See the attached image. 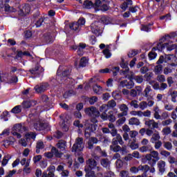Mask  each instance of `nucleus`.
Wrapping results in <instances>:
<instances>
[{
  "label": "nucleus",
  "instance_id": "obj_1",
  "mask_svg": "<svg viewBox=\"0 0 177 177\" xmlns=\"http://www.w3.org/2000/svg\"><path fill=\"white\" fill-rule=\"evenodd\" d=\"M156 63L158 65L154 67L153 72L156 75L161 74L162 73V65L161 64L169 63V66L171 67H177V57L174 55H160Z\"/></svg>",
  "mask_w": 177,
  "mask_h": 177
},
{
  "label": "nucleus",
  "instance_id": "obj_2",
  "mask_svg": "<svg viewBox=\"0 0 177 177\" xmlns=\"http://www.w3.org/2000/svg\"><path fill=\"white\" fill-rule=\"evenodd\" d=\"M176 37H177L176 32H173L170 35H166L160 39V41L157 44L156 47L152 48V50H158V52H162L163 49L167 48V46H165L166 42L171 41V39H173V38H175Z\"/></svg>",
  "mask_w": 177,
  "mask_h": 177
},
{
  "label": "nucleus",
  "instance_id": "obj_3",
  "mask_svg": "<svg viewBox=\"0 0 177 177\" xmlns=\"http://www.w3.org/2000/svg\"><path fill=\"white\" fill-rule=\"evenodd\" d=\"M145 159L151 167H154L160 160V153L157 151H152L150 153L145 155Z\"/></svg>",
  "mask_w": 177,
  "mask_h": 177
},
{
  "label": "nucleus",
  "instance_id": "obj_4",
  "mask_svg": "<svg viewBox=\"0 0 177 177\" xmlns=\"http://www.w3.org/2000/svg\"><path fill=\"white\" fill-rule=\"evenodd\" d=\"M91 122L93 123L89 124L87 122L85 124L86 129L84 135L86 138H89V136H91V133H92V132H95V131H96V129H97V124H96L97 120H96V118L92 119Z\"/></svg>",
  "mask_w": 177,
  "mask_h": 177
},
{
  "label": "nucleus",
  "instance_id": "obj_5",
  "mask_svg": "<svg viewBox=\"0 0 177 177\" xmlns=\"http://www.w3.org/2000/svg\"><path fill=\"white\" fill-rule=\"evenodd\" d=\"M118 114V111L117 109H113V111H110L108 114L107 113H102L100 115V118L103 121H107L109 120L110 122H115V120L117 118H115V115Z\"/></svg>",
  "mask_w": 177,
  "mask_h": 177
},
{
  "label": "nucleus",
  "instance_id": "obj_6",
  "mask_svg": "<svg viewBox=\"0 0 177 177\" xmlns=\"http://www.w3.org/2000/svg\"><path fill=\"white\" fill-rule=\"evenodd\" d=\"M62 66H59L57 71V80L59 82V84H63V81H66L67 80V77L70 75V69H68L66 71H64L62 73V75H60V73H62Z\"/></svg>",
  "mask_w": 177,
  "mask_h": 177
},
{
  "label": "nucleus",
  "instance_id": "obj_7",
  "mask_svg": "<svg viewBox=\"0 0 177 177\" xmlns=\"http://www.w3.org/2000/svg\"><path fill=\"white\" fill-rule=\"evenodd\" d=\"M87 166L88 167V169H93L96 172L102 171V167L97 166V162L95 159H88L86 161Z\"/></svg>",
  "mask_w": 177,
  "mask_h": 177
},
{
  "label": "nucleus",
  "instance_id": "obj_8",
  "mask_svg": "<svg viewBox=\"0 0 177 177\" xmlns=\"http://www.w3.org/2000/svg\"><path fill=\"white\" fill-rule=\"evenodd\" d=\"M82 138H78L72 147V151H82L84 150V143Z\"/></svg>",
  "mask_w": 177,
  "mask_h": 177
},
{
  "label": "nucleus",
  "instance_id": "obj_9",
  "mask_svg": "<svg viewBox=\"0 0 177 177\" xmlns=\"http://www.w3.org/2000/svg\"><path fill=\"white\" fill-rule=\"evenodd\" d=\"M143 97H146L147 100H153L154 97V91L151 89L150 86H147L143 91Z\"/></svg>",
  "mask_w": 177,
  "mask_h": 177
},
{
  "label": "nucleus",
  "instance_id": "obj_10",
  "mask_svg": "<svg viewBox=\"0 0 177 177\" xmlns=\"http://www.w3.org/2000/svg\"><path fill=\"white\" fill-rule=\"evenodd\" d=\"M8 2H9V0H0V8H1V9L4 8L6 12H16V9L10 7Z\"/></svg>",
  "mask_w": 177,
  "mask_h": 177
},
{
  "label": "nucleus",
  "instance_id": "obj_11",
  "mask_svg": "<svg viewBox=\"0 0 177 177\" xmlns=\"http://www.w3.org/2000/svg\"><path fill=\"white\" fill-rule=\"evenodd\" d=\"M85 113L88 115H90V117H99V115H100V113L99 112V111H97V109H96V108L93 106L87 108L85 110Z\"/></svg>",
  "mask_w": 177,
  "mask_h": 177
},
{
  "label": "nucleus",
  "instance_id": "obj_12",
  "mask_svg": "<svg viewBox=\"0 0 177 177\" xmlns=\"http://www.w3.org/2000/svg\"><path fill=\"white\" fill-rule=\"evenodd\" d=\"M91 28L93 34H95L97 37H99V35H101L102 30H100V27L99 26V22L97 21L93 22L91 25Z\"/></svg>",
  "mask_w": 177,
  "mask_h": 177
},
{
  "label": "nucleus",
  "instance_id": "obj_13",
  "mask_svg": "<svg viewBox=\"0 0 177 177\" xmlns=\"http://www.w3.org/2000/svg\"><path fill=\"white\" fill-rule=\"evenodd\" d=\"M23 127L21 124H15L12 128V134L13 136H17V139L21 138V135L19 132H21V129Z\"/></svg>",
  "mask_w": 177,
  "mask_h": 177
},
{
  "label": "nucleus",
  "instance_id": "obj_14",
  "mask_svg": "<svg viewBox=\"0 0 177 177\" xmlns=\"http://www.w3.org/2000/svg\"><path fill=\"white\" fill-rule=\"evenodd\" d=\"M119 109H120V111H122V113H118V118H120L121 117H124V116L128 115L129 108L127 106V104H122L119 105Z\"/></svg>",
  "mask_w": 177,
  "mask_h": 177
},
{
  "label": "nucleus",
  "instance_id": "obj_15",
  "mask_svg": "<svg viewBox=\"0 0 177 177\" xmlns=\"http://www.w3.org/2000/svg\"><path fill=\"white\" fill-rule=\"evenodd\" d=\"M48 86L49 84H48V83H43L35 86L34 89L36 92H37V93H42V92H45V91L48 89Z\"/></svg>",
  "mask_w": 177,
  "mask_h": 177
},
{
  "label": "nucleus",
  "instance_id": "obj_16",
  "mask_svg": "<svg viewBox=\"0 0 177 177\" xmlns=\"http://www.w3.org/2000/svg\"><path fill=\"white\" fill-rule=\"evenodd\" d=\"M30 72L36 77H39V75H42L44 73V68L39 66H37L35 68L30 70Z\"/></svg>",
  "mask_w": 177,
  "mask_h": 177
},
{
  "label": "nucleus",
  "instance_id": "obj_17",
  "mask_svg": "<svg viewBox=\"0 0 177 177\" xmlns=\"http://www.w3.org/2000/svg\"><path fill=\"white\" fill-rule=\"evenodd\" d=\"M86 48V44L84 43H80L78 46H72V49H74L75 50L77 49V55L79 56H82V55H84V49Z\"/></svg>",
  "mask_w": 177,
  "mask_h": 177
},
{
  "label": "nucleus",
  "instance_id": "obj_18",
  "mask_svg": "<svg viewBox=\"0 0 177 177\" xmlns=\"http://www.w3.org/2000/svg\"><path fill=\"white\" fill-rule=\"evenodd\" d=\"M176 33H177V32H176ZM175 38H177V36L173 39H170V41H166L165 46L167 48V50L171 51L174 50V49H177V44H171V42H174L172 39H175Z\"/></svg>",
  "mask_w": 177,
  "mask_h": 177
},
{
  "label": "nucleus",
  "instance_id": "obj_19",
  "mask_svg": "<svg viewBox=\"0 0 177 177\" xmlns=\"http://www.w3.org/2000/svg\"><path fill=\"white\" fill-rule=\"evenodd\" d=\"M118 143H120L118 142V140H117V139L113 138L112 140V145L110 146V149L111 150H112V151H114L115 153H117V151H120V150H121V147L118 145Z\"/></svg>",
  "mask_w": 177,
  "mask_h": 177
},
{
  "label": "nucleus",
  "instance_id": "obj_20",
  "mask_svg": "<svg viewBox=\"0 0 177 177\" xmlns=\"http://www.w3.org/2000/svg\"><path fill=\"white\" fill-rule=\"evenodd\" d=\"M167 163L164 160H159L157 163V167L159 172L162 175L165 172V167Z\"/></svg>",
  "mask_w": 177,
  "mask_h": 177
},
{
  "label": "nucleus",
  "instance_id": "obj_21",
  "mask_svg": "<svg viewBox=\"0 0 177 177\" xmlns=\"http://www.w3.org/2000/svg\"><path fill=\"white\" fill-rule=\"evenodd\" d=\"M111 135L112 136H116L115 139H116V140H118L120 145H124V141H122V137H121L120 134L117 133V129H112L111 131Z\"/></svg>",
  "mask_w": 177,
  "mask_h": 177
},
{
  "label": "nucleus",
  "instance_id": "obj_22",
  "mask_svg": "<svg viewBox=\"0 0 177 177\" xmlns=\"http://www.w3.org/2000/svg\"><path fill=\"white\" fill-rule=\"evenodd\" d=\"M145 125L149 128H153V129L156 128H158V123H157L154 120H149L145 121Z\"/></svg>",
  "mask_w": 177,
  "mask_h": 177
},
{
  "label": "nucleus",
  "instance_id": "obj_23",
  "mask_svg": "<svg viewBox=\"0 0 177 177\" xmlns=\"http://www.w3.org/2000/svg\"><path fill=\"white\" fill-rule=\"evenodd\" d=\"M161 110H160V108L158 106H154L153 107V117L156 120H161Z\"/></svg>",
  "mask_w": 177,
  "mask_h": 177
},
{
  "label": "nucleus",
  "instance_id": "obj_24",
  "mask_svg": "<svg viewBox=\"0 0 177 177\" xmlns=\"http://www.w3.org/2000/svg\"><path fill=\"white\" fill-rule=\"evenodd\" d=\"M125 78H128L129 82H127V86H126L129 89H132L135 86V83H133V75L128 76L126 75Z\"/></svg>",
  "mask_w": 177,
  "mask_h": 177
},
{
  "label": "nucleus",
  "instance_id": "obj_25",
  "mask_svg": "<svg viewBox=\"0 0 177 177\" xmlns=\"http://www.w3.org/2000/svg\"><path fill=\"white\" fill-rule=\"evenodd\" d=\"M36 131H44L45 129V124H44L41 121H37L34 124Z\"/></svg>",
  "mask_w": 177,
  "mask_h": 177
},
{
  "label": "nucleus",
  "instance_id": "obj_26",
  "mask_svg": "<svg viewBox=\"0 0 177 177\" xmlns=\"http://www.w3.org/2000/svg\"><path fill=\"white\" fill-rule=\"evenodd\" d=\"M98 140L96 138H90L88 141V149H93V145L97 143Z\"/></svg>",
  "mask_w": 177,
  "mask_h": 177
},
{
  "label": "nucleus",
  "instance_id": "obj_27",
  "mask_svg": "<svg viewBox=\"0 0 177 177\" xmlns=\"http://www.w3.org/2000/svg\"><path fill=\"white\" fill-rule=\"evenodd\" d=\"M139 150L141 153H147V151H151L153 150V147L150 145H143Z\"/></svg>",
  "mask_w": 177,
  "mask_h": 177
},
{
  "label": "nucleus",
  "instance_id": "obj_28",
  "mask_svg": "<svg viewBox=\"0 0 177 177\" xmlns=\"http://www.w3.org/2000/svg\"><path fill=\"white\" fill-rule=\"evenodd\" d=\"M160 139H161L160 133H158V131H156V133H154L151 138V143H156V142H158Z\"/></svg>",
  "mask_w": 177,
  "mask_h": 177
},
{
  "label": "nucleus",
  "instance_id": "obj_29",
  "mask_svg": "<svg viewBox=\"0 0 177 177\" xmlns=\"http://www.w3.org/2000/svg\"><path fill=\"white\" fill-rule=\"evenodd\" d=\"M120 66L122 67V68H126L125 71H123L122 72V74L125 76L128 75V71H129V68H128V63H125L124 62V61H122L120 64Z\"/></svg>",
  "mask_w": 177,
  "mask_h": 177
},
{
  "label": "nucleus",
  "instance_id": "obj_30",
  "mask_svg": "<svg viewBox=\"0 0 177 177\" xmlns=\"http://www.w3.org/2000/svg\"><path fill=\"white\" fill-rule=\"evenodd\" d=\"M100 164L104 168H110V160L107 158L101 159Z\"/></svg>",
  "mask_w": 177,
  "mask_h": 177
},
{
  "label": "nucleus",
  "instance_id": "obj_31",
  "mask_svg": "<svg viewBox=\"0 0 177 177\" xmlns=\"http://www.w3.org/2000/svg\"><path fill=\"white\" fill-rule=\"evenodd\" d=\"M30 10H31V8L30 7V5L26 4L21 10V12H22L21 16H24V15H28Z\"/></svg>",
  "mask_w": 177,
  "mask_h": 177
},
{
  "label": "nucleus",
  "instance_id": "obj_32",
  "mask_svg": "<svg viewBox=\"0 0 177 177\" xmlns=\"http://www.w3.org/2000/svg\"><path fill=\"white\" fill-rule=\"evenodd\" d=\"M57 147L60 149L61 151H64L66 150V141L59 140L57 144Z\"/></svg>",
  "mask_w": 177,
  "mask_h": 177
},
{
  "label": "nucleus",
  "instance_id": "obj_33",
  "mask_svg": "<svg viewBox=\"0 0 177 177\" xmlns=\"http://www.w3.org/2000/svg\"><path fill=\"white\" fill-rule=\"evenodd\" d=\"M93 91L95 93H97V95H100V93L103 92V88L97 84H95L93 87Z\"/></svg>",
  "mask_w": 177,
  "mask_h": 177
},
{
  "label": "nucleus",
  "instance_id": "obj_34",
  "mask_svg": "<svg viewBox=\"0 0 177 177\" xmlns=\"http://www.w3.org/2000/svg\"><path fill=\"white\" fill-rule=\"evenodd\" d=\"M129 125H140V121L136 118H131L129 120Z\"/></svg>",
  "mask_w": 177,
  "mask_h": 177
},
{
  "label": "nucleus",
  "instance_id": "obj_35",
  "mask_svg": "<svg viewBox=\"0 0 177 177\" xmlns=\"http://www.w3.org/2000/svg\"><path fill=\"white\" fill-rule=\"evenodd\" d=\"M51 151L53 153V156H55V157H57L58 158L62 157V153L59 152V150H57L55 147H52Z\"/></svg>",
  "mask_w": 177,
  "mask_h": 177
},
{
  "label": "nucleus",
  "instance_id": "obj_36",
  "mask_svg": "<svg viewBox=\"0 0 177 177\" xmlns=\"http://www.w3.org/2000/svg\"><path fill=\"white\" fill-rule=\"evenodd\" d=\"M11 113H12L13 114H19V113H21V105L15 106L11 110Z\"/></svg>",
  "mask_w": 177,
  "mask_h": 177
},
{
  "label": "nucleus",
  "instance_id": "obj_37",
  "mask_svg": "<svg viewBox=\"0 0 177 177\" xmlns=\"http://www.w3.org/2000/svg\"><path fill=\"white\" fill-rule=\"evenodd\" d=\"M109 106L107 104H103L100 107V113H102V114H107V111H109Z\"/></svg>",
  "mask_w": 177,
  "mask_h": 177
},
{
  "label": "nucleus",
  "instance_id": "obj_38",
  "mask_svg": "<svg viewBox=\"0 0 177 177\" xmlns=\"http://www.w3.org/2000/svg\"><path fill=\"white\" fill-rule=\"evenodd\" d=\"M138 169H140V171H142L143 172H148L150 171V166L147 165H140L138 166Z\"/></svg>",
  "mask_w": 177,
  "mask_h": 177
},
{
  "label": "nucleus",
  "instance_id": "obj_39",
  "mask_svg": "<svg viewBox=\"0 0 177 177\" xmlns=\"http://www.w3.org/2000/svg\"><path fill=\"white\" fill-rule=\"evenodd\" d=\"M9 160H10V155H6L2 160L1 165L2 167H5L8 165V162H9Z\"/></svg>",
  "mask_w": 177,
  "mask_h": 177
},
{
  "label": "nucleus",
  "instance_id": "obj_40",
  "mask_svg": "<svg viewBox=\"0 0 177 177\" xmlns=\"http://www.w3.org/2000/svg\"><path fill=\"white\" fill-rule=\"evenodd\" d=\"M83 6L85 9H91V8H93V3L92 1H85Z\"/></svg>",
  "mask_w": 177,
  "mask_h": 177
},
{
  "label": "nucleus",
  "instance_id": "obj_41",
  "mask_svg": "<svg viewBox=\"0 0 177 177\" xmlns=\"http://www.w3.org/2000/svg\"><path fill=\"white\" fill-rule=\"evenodd\" d=\"M86 172V177H95V171H92L91 169L85 168Z\"/></svg>",
  "mask_w": 177,
  "mask_h": 177
},
{
  "label": "nucleus",
  "instance_id": "obj_42",
  "mask_svg": "<svg viewBox=\"0 0 177 177\" xmlns=\"http://www.w3.org/2000/svg\"><path fill=\"white\" fill-rule=\"evenodd\" d=\"M37 149H36V153H39V150L41 149H44V147H45V145H44V142L42 141H39L37 143Z\"/></svg>",
  "mask_w": 177,
  "mask_h": 177
},
{
  "label": "nucleus",
  "instance_id": "obj_43",
  "mask_svg": "<svg viewBox=\"0 0 177 177\" xmlns=\"http://www.w3.org/2000/svg\"><path fill=\"white\" fill-rule=\"evenodd\" d=\"M33 103L34 102L32 101H26L22 103V106L24 109H30Z\"/></svg>",
  "mask_w": 177,
  "mask_h": 177
},
{
  "label": "nucleus",
  "instance_id": "obj_44",
  "mask_svg": "<svg viewBox=\"0 0 177 177\" xmlns=\"http://www.w3.org/2000/svg\"><path fill=\"white\" fill-rule=\"evenodd\" d=\"M138 107L140 110H146V109H147V102L142 101L138 104Z\"/></svg>",
  "mask_w": 177,
  "mask_h": 177
},
{
  "label": "nucleus",
  "instance_id": "obj_45",
  "mask_svg": "<svg viewBox=\"0 0 177 177\" xmlns=\"http://www.w3.org/2000/svg\"><path fill=\"white\" fill-rule=\"evenodd\" d=\"M101 10L106 12V10H109V5L107 4V1L103 0V3L100 8Z\"/></svg>",
  "mask_w": 177,
  "mask_h": 177
},
{
  "label": "nucleus",
  "instance_id": "obj_46",
  "mask_svg": "<svg viewBox=\"0 0 177 177\" xmlns=\"http://www.w3.org/2000/svg\"><path fill=\"white\" fill-rule=\"evenodd\" d=\"M71 30H74V31H77V30H79L80 25L77 22L72 23L69 26Z\"/></svg>",
  "mask_w": 177,
  "mask_h": 177
},
{
  "label": "nucleus",
  "instance_id": "obj_47",
  "mask_svg": "<svg viewBox=\"0 0 177 177\" xmlns=\"http://www.w3.org/2000/svg\"><path fill=\"white\" fill-rule=\"evenodd\" d=\"M86 64H88V59L84 57L80 59V67H85Z\"/></svg>",
  "mask_w": 177,
  "mask_h": 177
},
{
  "label": "nucleus",
  "instance_id": "obj_48",
  "mask_svg": "<svg viewBox=\"0 0 177 177\" xmlns=\"http://www.w3.org/2000/svg\"><path fill=\"white\" fill-rule=\"evenodd\" d=\"M125 121H127V118L122 116L116 121V124L117 125H122L123 124H125Z\"/></svg>",
  "mask_w": 177,
  "mask_h": 177
},
{
  "label": "nucleus",
  "instance_id": "obj_49",
  "mask_svg": "<svg viewBox=\"0 0 177 177\" xmlns=\"http://www.w3.org/2000/svg\"><path fill=\"white\" fill-rule=\"evenodd\" d=\"M151 25H142L140 30L141 31H145L146 32H149V31H151V28H150Z\"/></svg>",
  "mask_w": 177,
  "mask_h": 177
},
{
  "label": "nucleus",
  "instance_id": "obj_50",
  "mask_svg": "<svg viewBox=\"0 0 177 177\" xmlns=\"http://www.w3.org/2000/svg\"><path fill=\"white\" fill-rule=\"evenodd\" d=\"M103 54L106 59H110V57H111V53L108 48H106L103 50Z\"/></svg>",
  "mask_w": 177,
  "mask_h": 177
},
{
  "label": "nucleus",
  "instance_id": "obj_51",
  "mask_svg": "<svg viewBox=\"0 0 177 177\" xmlns=\"http://www.w3.org/2000/svg\"><path fill=\"white\" fill-rule=\"evenodd\" d=\"M171 132H172V131L171 130V128L168 127L163 128L162 130V135H165V136L169 135Z\"/></svg>",
  "mask_w": 177,
  "mask_h": 177
},
{
  "label": "nucleus",
  "instance_id": "obj_52",
  "mask_svg": "<svg viewBox=\"0 0 177 177\" xmlns=\"http://www.w3.org/2000/svg\"><path fill=\"white\" fill-rule=\"evenodd\" d=\"M149 85H151L153 89H160V84H158V82L156 81H150Z\"/></svg>",
  "mask_w": 177,
  "mask_h": 177
},
{
  "label": "nucleus",
  "instance_id": "obj_53",
  "mask_svg": "<svg viewBox=\"0 0 177 177\" xmlns=\"http://www.w3.org/2000/svg\"><path fill=\"white\" fill-rule=\"evenodd\" d=\"M30 160H27L26 158H23L21 161H19V162L21 165H25V167H30Z\"/></svg>",
  "mask_w": 177,
  "mask_h": 177
},
{
  "label": "nucleus",
  "instance_id": "obj_54",
  "mask_svg": "<svg viewBox=\"0 0 177 177\" xmlns=\"http://www.w3.org/2000/svg\"><path fill=\"white\" fill-rule=\"evenodd\" d=\"M37 137V134L35 133H28L26 134V138L27 139H33V140H35V138Z\"/></svg>",
  "mask_w": 177,
  "mask_h": 177
},
{
  "label": "nucleus",
  "instance_id": "obj_55",
  "mask_svg": "<svg viewBox=\"0 0 177 177\" xmlns=\"http://www.w3.org/2000/svg\"><path fill=\"white\" fill-rule=\"evenodd\" d=\"M106 106H108V108L109 109H113V107H115V106H117V103H115V101H114L113 100H111L108 102Z\"/></svg>",
  "mask_w": 177,
  "mask_h": 177
},
{
  "label": "nucleus",
  "instance_id": "obj_56",
  "mask_svg": "<svg viewBox=\"0 0 177 177\" xmlns=\"http://www.w3.org/2000/svg\"><path fill=\"white\" fill-rule=\"evenodd\" d=\"M133 80H135V81L138 84H142V82H143V77L142 76H133Z\"/></svg>",
  "mask_w": 177,
  "mask_h": 177
},
{
  "label": "nucleus",
  "instance_id": "obj_57",
  "mask_svg": "<svg viewBox=\"0 0 177 177\" xmlns=\"http://www.w3.org/2000/svg\"><path fill=\"white\" fill-rule=\"evenodd\" d=\"M156 57H157V53H156L155 51L152 50V51L149 53V60H154V59H156Z\"/></svg>",
  "mask_w": 177,
  "mask_h": 177
},
{
  "label": "nucleus",
  "instance_id": "obj_58",
  "mask_svg": "<svg viewBox=\"0 0 177 177\" xmlns=\"http://www.w3.org/2000/svg\"><path fill=\"white\" fill-rule=\"evenodd\" d=\"M171 101L174 102V103H176V97H177V91H172L171 93Z\"/></svg>",
  "mask_w": 177,
  "mask_h": 177
},
{
  "label": "nucleus",
  "instance_id": "obj_59",
  "mask_svg": "<svg viewBox=\"0 0 177 177\" xmlns=\"http://www.w3.org/2000/svg\"><path fill=\"white\" fill-rule=\"evenodd\" d=\"M103 1L104 0H95V4L93 5V7L94 8H100H100L102 7V3H103Z\"/></svg>",
  "mask_w": 177,
  "mask_h": 177
},
{
  "label": "nucleus",
  "instance_id": "obj_60",
  "mask_svg": "<svg viewBox=\"0 0 177 177\" xmlns=\"http://www.w3.org/2000/svg\"><path fill=\"white\" fill-rule=\"evenodd\" d=\"M131 115L142 117V111H132L130 112Z\"/></svg>",
  "mask_w": 177,
  "mask_h": 177
},
{
  "label": "nucleus",
  "instance_id": "obj_61",
  "mask_svg": "<svg viewBox=\"0 0 177 177\" xmlns=\"http://www.w3.org/2000/svg\"><path fill=\"white\" fill-rule=\"evenodd\" d=\"M163 73L165 75H168V74L172 73V69L169 66H167L164 68Z\"/></svg>",
  "mask_w": 177,
  "mask_h": 177
},
{
  "label": "nucleus",
  "instance_id": "obj_62",
  "mask_svg": "<svg viewBox=\"0 0 177 177\" xmlns=\"http://www.w3.org/2000/svg\"><path fill=\"white\" fill-rule=\"evenodd\" d=\"M137 54H138V50H131L129 52L128 56L129 57H133V56H136Z\"/></svg>",
  "mask_w": 177,
  "mask_h": 177
},
{
  "label": "nucleus",
  "instance_id": "obj_63",
  "mask_svg": "<svg viewBox=\"0 0 177 177\" xmlns=\"http://www.w3.org/2000/svg\"><path fill=\"white\" fill-rule=\"evenodd\" d=\"M157 81L159 82H165V76L164 75H158Z\"/></svg>",
  "mask_w": 177,
  "mask_h": 177
},
{
  "label": "nucleus",
  "instance_id": "obj_64",
  "mask_svg": "<svg viewBox=\"0 0 177 177\" xmlns=\"http://www.w3.org/2000/svg\"><path fill=\"white\" fill-rule=\"evenodd\" d=\"M165 148L167 149V150H172V143L169 142H165Z\"/></svg>",
  "mask_w": 177,
  "mask_h": 177
}]
</instances>
